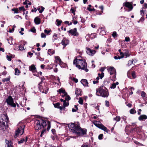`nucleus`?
Instances as JSON below:
<instances>
[{"label": "nucleus", "mask_w": 147, "mask_h": 147, "mask_svg": "<svg viewBox=\"0 0 147 147\" xmlns=\"http://www.w3.org/2000/svg\"><path fill=\"white\" fill-rule=\"evenodd\" d=\"M130 38H129L128 37H126L125 38V40L126 42H128L130 41Z\"/></svg>", "instance_id": "864d4df0"}, {"label": "nucleus", "mask_w": 147, "mask_h": 147, "mask_svg": "<svg viewBox=\"0 0 147 147\" xmlns=\"http://www.w3.org/2000/svg\"><path fill=\"white\" fill-rule=\"evenodd\" d=\"M60 105V103L59 102H57L55 104H54V106L55 108H57L59 107V106Z\"/></svg>", "instance_id": "79ce46f5"}, {"label": "nucleus", "mask_w": 147, "mask_h": 147, "mask_svg": "<svg viewBox=\"0 0 147 147\" xmlns=\"http://www.w3.org/2000/svg\"><path fill=\"white\" fill-rule=\"evenodd\" d=\"M73 80L76 82L77 83L78 82V80L76 78H74Z\"/></svg>", "instance_id": "0e129e2a"}, {"label": "nucleus", "mask_w": 147, "mask_h": 147, "mask_svg": "<svg viewBox=\"0 0 147 147\" xmlns=\"http://www.w3.org/2000/svg\"><path fill=\"white\" fill-rule=\"evenodd\" d=\"M12 11L14 12V13H18V10L17 8L12 9H11Z\"/></svg>", "instance_id": "bb28decb"}, {"label": "nucleus", "mask_w": 147, "mask_h": 147, "mask_svg": "<svg viewBox=\"0 0 147 147\" xmlns=\"http://www.w3.org/2000/svg\"><path fill=\"white\" fill-rule=\"evenodd\" d=\"M100 34L102 35H105L106 33L105 31H103L102 29H100Z\"/></svg>", "instance_id": "ea45409f"}, {"label": "nucleus", "mask_w": 147, "mask_h": 147, "mask_svg": "<svg viewBox=\"0 0 147 147\" xmlns=\"http://www.w3.org/2000/svg\"><path fill=\"white\" fill-rule=\"evenodd\" d=\"M144 20V19L143 17H141V18L139 20V21L138 22H143Z\"/></svg>", "instance_id": "052dcab7"}, {"label": "nucleus", "mask_w": 147, "mask_h": 147, "mask_svg": "<svg viewBox=\"0 0 147 147\" xmlns=\"http://www.w3.org/2000/svg\"><path fill=\"white\" fill-rule=\"evenodd\" d=\"M37 10L36 8L34 7V9H32L31 10V11L32 12H33L34 11L35 12H36V11H37Z\"/></svg>", "instance_id": "e2e57ef3"}, {"label": "nucleus", "mask_w": 147, "mask_h": 147, "mask_svg": "<svg viewBox=\"0 0 147 147\" xmlns=\"http://www.w3.org/2000/svg\"><path fill=\"white\" fill-rule=\"evenodd\" d=\"M25 127L24 125H22L18 128V130L16 131L15 135L14 136L15 138L17 137L18 135H21L23 134Z\"/></svg>", "instance_id": "39448f33"}, {"label": "nucleus", "mask_w": 147, "mask_h": 147, "mask_svg": "<svg viewBox=\"0 0 147 147\" xmlns=\"http://www.w3.org/2000/svg\"><path fill=\"white\" fill-rule=\"evenodd\" d=\"M146 95V93L143 91L141 92V96L142 97H144Z\"/></svg>", "instance_id": "3c124183"}, {"label": "nucleus", "mask_w": 147, "mask_h": 147, "mask_svg": "<svg viewBox=\"0 0 147 147\" xmlns=\"http://www.w3.org/2000/svg\"><path fill=\"white\" fill-rule=\"evenodd\" d=\"M81 91L80 89L76 88V89L75 94L77 96L81 94Z\"/></svg>", "instance_id": "4be33fe9"}, {"label": "nucleus", "mask_w": 147, "mask_h": 147, "mask_svg": "<svg viewBox=\"0 0 147 147\" xmlns=\"http://www.w3.org/2000/svg\"><path fill=\"white\" fill-rule=\"evenodd\" d=\"M73 64L79 69L85 70L86 72L88 71L87 69V64L84 60L81 59H75L74 60Z\"/></svg>", "instance_id": "f03ea898"}, {"label": "nucleus", "mask_w": 147, "mask_h": 147, "mask_svg": "<svg viewBox=\"0 0 147 147\" xmlns=\"http://www.w3.org/2000/svg\"><path fill=\"white\" fill-rule=\"evenodd\" d=\"M34 21L36 24H39L40 23V19L38 17L35 18L34 20Z\"/></svg>", "instance_id": "6ab92c4d"}, {"label": "nucleus", "mask_w": 147, "mask_h": 147, "mask_svg": "<svg viewBox=\"0 0 147 147\" xmlns=\"http://www.w3.org/2000/svg\"><path fill=\"white\" fill-rule=\"evenodd\" d=\"M60 94L63 93L64 94V95H66L67 94V93L65 92V90H63L62 88H61L58 90V91Z\"/></svg>", "instance_id": "aec40b11"}, {"label": "nucleus", "mask_w": 147, "mask_h": 147, "mask_svg": "<svg viewBox=\"0 0 147 147\" xmlns=\"http://www.w3.org/2000/svg\"><path fill=\"white\" fill-rule=\"evenodd\" d=\"M107 69L111 75L115 73L116 71L115 69L113 67H108Z\"/></svg>", "instance_id": "ddd939ff"}, {"label": "nucleus", "mask_w": 147, "mask_h": 147, "mask_svg": "<svg viewBox=\"0 0 147 147\" xmlns=\"http://www.w3.org/2000/svg\"><path fill=\"white\" fill-rule=\"evenodd\" d=\"M51 30H49L48 31L46 29H45L44 30V32L45 33L47 34H49V33L50 32Z\"/></svg>", "instance_id": "8fccbe9b"}, {"label": "nucleus", "mask_w": 147, "mask_h": 147, "mask_svg": "<svg viewBox=\"0 0 147 147\" xmlns=\"http://www.w3.org/2000/svg\"><path fill=\"white\" fill-rule=\"evenodd\" d=\"M89 146L88 145H86V144H83L82 145L81 147H88Z\"/></svg>", "instance_id": "338daca9"}, {"label": "nucleus", "mask_w": 147, "mask_h": 147, "mask_svg": "<svg viewBox=\"0 0 147 147\" xmlns=\"http://www.w3.org/2000/svg\"><path fill=\"white\" fill-rule=\"evenodd\" d=\"M78 102L81 105H82L83 104V101L81 98H80L79 100L78 101Z\"/></svg>", "instance_id": "e433bc0d"}, {"label": "nucleus", "mask_w": 147, "mask_h": 147, "mask_svg": "<svg viewBox=\"0 0 147 147\" xmlns=\"http://www.w3.org/2000/svg\"><path fill=\"white\" fill-rule=\"evenodd\" d=\"M10 79L9 78H5L3 79L2 81L3 82H8L9 80Z\"/></svg>", "instance_id": "473e14b6"}, {"label": "nucleus", "mask_w": 147, "mask_h": 147, "mask_svg": "<svg viewBox=\"0 0 147 147\" xmlns=\"http://www.w3.org/2000/svg\"><path fill=\"white\" fill-rule=\"evenodd\" d=\"M29 69L30 71H32L33 73L36 71V68L34 65H32L29 67Z\"/></svg>", "instance_id": "2eb2a0df"}, {"label": "nucleus", "mask_w": 147, "mask_h": 147, "mask_svg": "<svg viewBox=\"0 0 147 147\" xmlns=\"http://www.w3.org/2000/svg\"><path fill=\"white\" fill-rule=\"evenodd\" d=\"M96 94L98 96H101L104 97H107L109 95L107 90L104 86L100 87L96 90Z\"/></svg>", "instance_id": "7ed1b4c3"}, {"label": "nucleus", "mask_w": 147, "mask_h": 147, "mask_svg": "<svg viewBox=\"0 0 147 147\" xmlns=\"http://www.w3.org/2000/svg\"><path fill=\"white\" fill-rule=\"evenodd\" d=\"M130 72L129 71H128L127 73V76L128 78H129L130 79H132V78H131V77L130 76Z\"/></svg>", "instance_id": "680f3d73"}, {"label": "nucleus", "mask_w": 147, "mask_h": 147, "mask_svg": "<svg viewBox=\"0 0 147 147\" xmlns=\"http://www.w3.org/2000/svg\"><path fill=\"white\" fill-rule=\"evenodd\" d=\"M81 82L83 86H88V83L86 79H82L81 80Z\"/></svg>", "instance_id": "dca6fc26"}, {"label": "nucleus", "mask_w": 147, "mask_h": 147, "mask_svg": "<svg viewBox=\"0 0 147 147\" xmlns=\"http://www.w3.org/2000/svg\"><path fill=\"white\" fill-rule=\"evenodd\" d=\"M112 36L113 37L115 38L117 36L116 32L115 31L113 32V34H112Z\"/></svg>", "instance_id": "a19ab883"}, {"label": "nucleus", "mask_w": 147, "mask_h": 147, "mask_svg": "<svg viewBox=\"0 0 147 147\" xmlns=\"http://www.w3.org/2000/svg\"><path fill=\"white\" fill-rule=\"evenodd\" d=\"M129 54L128 53H124V57L125 56V58H126L127 57H129Z\"/></svg>", "instance_id": "58836bf2"}, {"label": "nucleus", "mask_w": 147, "mask_h": 147, "mask_svg": "<svg viewBox=\"0 0 147 147\" xmlns=\"http://www.w3.org/2000/svg\"><path fill=\"white\" fill-rule=\"evenodd\" d=\"M98 75L99 78L100 77V78L102 79L104 76V73H102L101 74H98Z\"/></svg>", "instance_id": "4c0bfd02"}, {"label": "nucleus", "mask_w": 147, "mask_h": 147, "mask_svg": "<svg viewBox=\"0 0 147 147\" xmlns=\"http://www.w3.org/2000/svg\"><path fill=\"white\" fill-rule=\"evenodd\" d=\"M6 57H7V60L8 61H11V57L9 56L8 55H7L6 56Z\"/></svg>", "instance_id": "de8ad7c7"}, {"label": "nucleus", "mask_w": 147, "mask_h": 147, "mask_svg": "<svg viewBox=\"0 0 147 147\" xmlns=\"http://www.w3.org/2000/svg\"><path fill=\"white\" fill-rule=\"evenodd\" d=\"M122 58L120 56H118V57H117V56H115L114 57V59H121Z\"/></svg>", "instance_id": "13d9d810"}, {"label": "nucleus", "mask_w": 147, "mask_h": 147, "mask_svg": "<svg viewBox=\"0 0 147 147\" xmlns=\"http://www.w3.org/2000/svg\"><path fill=\"white\" fill-rule=\"evenodd\" d=\"M41 122L42 123V126L44 128L46 126V123L45 121L43 120H41Z\"/></svg>", "instance_id": "b1692460"}, {"label": "nucleus", "mask_w": 147, "mask_h": 147, "mask_svg": "<svg viewBox=\"0 0 147 147\" xmlns=\"http://www.w3.org/2000/svg\"><path fill=\"white\" fill-rule=\"evenodd\" d=\"M103 134H100L98 136V138L99 140H101L102 139L103 137Z\"/></svg>", "instance_id": "c03bdc74"}, {"label": "nucleus", "mask_w": 147, "mask_h": 147, "mask_svg": "<svg viewBox=\"0 0 147 147\" xmlns=\"http://www.w3.org/2000/svg\"><path fill=\"white\" fill-rule=\"evenodd\" d=\"M87 9L89 11H92L95 10V9H92L90 8H89V7H87Z\"/></svg>", "instance_id": "bf43d9fd"}, {"label": "nucleus", "mask_w": 147, "mask_h": 147, "mask_svg": "<svg viewBox=\"0 0 147 147\" xmlns=\"http://www.w3.org/2000/svg\"><path fill=\"white\" fill-rule=\"evenodd\" d=\"M120 55H121L120 57L121 58H123V57H124V53H123V52H120Z\"/></svg>", "instance_id": "4d7b16f0"}, {"label": "nucleus", "mask_w": 147, "mask_h": 147, "mask_svg": "<svg viewBox=\"0 0 147 147\" xmlns=\"http://www.w3.org/2000/svg\"><path fill=\"white\" fill-rule=\"evenodd\" d=\"M46 131V129H44L42 131V132H41V134L40 136L41 137L42 136L44 133Z\"/></svg>", "instance_id": "6e6d98bb"}, {"label": "nucleus", "mask_w": 147, "mask_h": 147, "mask_svg": "<svg viewBox=\"0 0 147 147\" xmlns=\"http://www.w3.org/2000/svg\"><path fill=\"white\" fill-rule=\"evenodd\" d=\"M24 7L23 6L20 7L19 8V9L21 11L24 9Z\"/></svg>", "instance_id": "774afa93"}, {"label": "nucleus", "mask_w": 147, "mask_h": 147, "mask_svg": "<svg viewBox=\"0 0 147 147\" xmlns=\"http://www.w3.org/2000/svg\"><path fill=\"white\" fill-rule=\"evenodd\" d=\"M41 35L42 38H45L46 37V35L43 33H42Z\"/></svg>", "instance_id": "5fc2aeb1"}, {"label": "nucleus", "mask_w": 147, "mask_h": 147, "mask_svg": "<svg viewBox=\"0 0 147 147\" xmlns=\"http://www.w3.org/2000/svg\"><path fill=\"white\" fill-rule=\"evenodd\" d=\"M41 84V82L40 83L38 84L39 86V89L40 90V91L42 92V93H45V94H47V93L48 90V88H45V89L42 90V87L40 85Z\"/></svg>", "instance_id": "f8f14e48"}, {"label": "nucleus", "mask_w": 147, "mask_h": 147, "mask_svg": "<svg viewBox=\"0 0 147 147\" xmlns=\"http://www.w3.org/2000/svg\"><path fill=\"white\" fill-rule=\"evenodd\" d=\"M134 60L132 59L131 60H129L128 61V65L129 66L131 65V64L133 63Z\"/></svg>", "instance_id": "c9c22d12"}, {"label": "nucleus", "mask_w": 147, "mask_h": 147, "mask_svg": "<svg viewBox=\"0 0 147 147\" xmlns=\"http://www.w3.org/2000/svg\"><path fill=\"white\" fill-rule=\"evenodd\" d=\"M56 22H57V24L58 26H59L60 25L61 23L62 22L61 20H57Z\"/></svg>", "instance_id": "2f4dec72"}, {"label": "nucleus", "mask_w": 147, "mask_h": 147, "mask_svg": "<svg viewBox=\"0 0 147 147\" xmlns=\"http://www.w3.org/2000/svg\"><path fill=\"white\" fill-rule=\"evenodd\" d=\"M90 37L92 38H95L96 37V35L95 33L92 34L90 36Z\"/></svg>", "instance_id": "a18cd8bd"}, {"label": "nucleus", "mask_w": 147, "mask_h": 147, "mask_svg": "<svg viewBox=\"0 0 147 147\" xmlns=\"http://www.w3.org/2000/svg\"><path fill=\"white\" fill-rule=\"evenodd\" d=\"M44 9L45 8L42 6L38 7V10L39 11V12L40 13H42Z\"/></svg>", "instance_id": "412c9836"}, {"label": "nucleus", "mask_w": 147, "mask_h": 147, "mask_svg": "<svg viewBox=\"0 0 147 147\" xmlns=\"http://www.w3.org/2000/svg\"><path fill=\"white\" fill-rule=\"evenodd\" d=\"M146 119H147V116L145 115H141L138 117V119L141 121H142L143 120H145Z\"/></svg>", "instance_id": "a211bd4d"}, {"label": "nucleus", "mask_w": 147, "mask_h": 147, "mask_svg": "<svg viewBox=\"0 0 147 147\" xmlns=\"http://www.w3.org/2000/svg\"><path fill=\"white\" fill-rule=\"evenodd\" d=\"M1 119L6 123L8 122V118L6 114H2L1 115Z\"/></svg>", "instance_id": "9b49d317"}, {"label": "nucleus", "mask_w": 147, "mask_h": 147, "mask_svg": "<svg viewBox=\"0 0 147 147\" xmlns=\"http://www.w3.org/2000/svg\"><path fill=\"white\" fill-rule=\"evenodd\" d=\"M62 45L65 47L69 43V41L65 38H64L61 42Z\"/></svg>", "instance_id": "4468645a"}, {"label": "nucleus", "mask_w": 147, "mask_h": 147, "mask_svg": "<svg viewBox=\"0 0 147 147\" xmlns=\"http://www.w3.org/2000/svg\"><path fill=\"white\" fill-rule=\"evenodd\" d=\"M41 125L40 121L38 120H36L34 122V127L36 129L38 130L40 129Z\"/></svg>", "instance_id": "0eeeda50"}, {"label": "nucleus", "mask_w": 147, "mask_h": 147, "mask_svg": "<svg viewBox=\"0 0 147 147\" xmlns=\"http://www.w3.org/2000/svg\"><path fill=\"white\" fill-rule=\"evenodd\" d=\"M130 113L131 114H134L136 113V111L134 109H131L129 111Z\"/></svg>", "instance_id": "cd10ccee"}, {"label": "nucleus", "mask_w": 147, "mask_h": 147, "mask_svg": "<svg viewBox=\"0 0 147 147\" xmlns=\"http://www.w3.org/2000/svg\"><path fill=\"white\" fill-rule=\"evenodd\" d=\"M64 96H65V100H70V97L67 94L66 95H64Z\"/></svg>", "instance_id": "c756f323"}, {"label": "nucleus", "mask_w": 147, "mask_h": 147, "mask_svg": "<svg viewBox=\"0 0 147 147\" xmlns=\"http://www.w3.org/2000/svg\"><path fill=\"white\" fill-rule=\"evenodd\" d=\"M98 80L95 81L94 80L93 81V83L94 84H95L96 83H98Z\"/></svg>", "instance_id": "69168bd1"}, {"label": "nucleus", "mask_w": 147, "mask_h": 147, "mask_svg": "<svg viewBox=\"0 0 147 147\" xmlns=\"http://www.w3.org/2000/svg\"><path fill=\"white\" fill-rule=\"evenodd\" d=\"M25 141V139L24 138H22L21 139L20 141L18 142V143L20 144L23 143Z\"/></svg>", "instance_id": "37998d69"}, {"label": "nucleus", "mask_w": 147, "mask_h": 147, "mask_svg": "<svg viewBox=\"0 0 147 147\" xmlns=\"http://www.w3.org/2000/svg\"><path fill=\"white\" fill-rule=\"evenodd\" d=\"M86 52L88 55H90L92 56L95 53L96 51L94 50H91L89 48H86Z\"/></svg>", "instance_id": "6e6552de"}, {"label": "nucleus", "mask_w": 147, "mask_h": 147, "mask_svg": "<svg viewBox=\"0 0 147 147\" xmlns=\"http://www.w3.org/2000/svg\"><path fill=\"white\" fill-rule=\"evenodd\" d=\"M120 119V117L119 116H117L115 118H113V120H115L117 122L119 121Z\"/></svg>", "instance_id": "a878e982"}, {"label": "nucleus", "mask_w": 147, "mask_h": 147, "mask_svg": "<svg viewBox=\"0 0 147 147\" xmlns=\"http://www.w3.org/2000/svg\"><path fill=\"white\" fill-rule=\"evenodd\" d=\"M20 72L18 69L16 68L15 69V74L16 75H18Z\"/></svg>", "instance_id": "393cba45"}, {"label": "nucleus", "mask_w": 147, "mask_h": 147, "mask_svg": "<svg viewBox=\"0 0 147 147\" xmlns=\"http://www.w3.org/2000/svg\"><path fill=\"white\" fill-rule=\"evenodd\" d=\"M116 86V84H115V83H113L111 84V86L110 87V88L111 89H114L115 88Z\"/></svg>", "instance_id": "f704fd0d"}, {"label": "nucleus", "mask_w": 147, "mask_h": 147, "mask_svg": "<svg viewBox=\"0 0 147 147\" xmlns=\"http://www.w3.org/2000/svg\"><path fill=\"white\" fill-rule=\"evenodd\" d=\"M53 40L54 41L55 40L59 38V35L56 34H54L53 36Z\"/></svg>", "instance_id": "5701e85b"}, {"label": "nucleus", "mask_w": 147, "mask_h": 147, "mask_svg": "<svg viewBox=\"0 0 147 147\" xmlns=\"http://www.w3.org/2000/svg\"><path fill=\"white\" fill-rule=\"evenodd\" d=\"M70 11H71V13L74 14V15H75V10L74 9L71 8V9Z\"/></svg>", "instance_id": "09e8293b"}, {"label": "nucleus", "mask_w": 147, "mask_h": 147, "mask_svg": "<svg viewBox=\"0 0 147 147\" xmlns=\"http://www.w3.org/2000/svg\"><path fill=\"white\" fill-rule=\"evenodd\" d=\"M131 76L133 78H135L136 77V73L134 71H133L131 74Z\"/></svg>", "instance_id": "7c9ffc66"}, {"label": "nucleus", "mask_w": 147, "mask_h": 147, "mask_svg": "<svg viewBox=\"0 0 147 147\" xmlns=\"http://www.w3.org/2000/svg\"><path fill=\"white\" fill-rule=\"evenodd\" d=\"M6 101L7 104L10 106L12 107H16V104L14 103L13 99L11 96H9L6 99Z\"/></svg>", "instance_id": "423d86ee"}, {"label": "nucleus", "mask_w": 147, "mask_h": 147, "mask_svg": "<svg viewBox=\"0 0 147 147\" xmlns=\"http://www.w3.org/2000/svg\"><path fill=\"white\" fill-rule=\"evenodd\" d=\"M30 31L31 32H33V33H35L36 32V29H35V28L34 27V28H32L31 29Z\"/></svg>", "instance_id": "603ef678"}, {"label": "nucleus", "mask_w": 147, "mask_h": 147, "mask_svg": "<svg viewBox=\"0 0 147 147\" xmlns=\"http://www.w3.org/2000/svg\"><path fill=\"white\" fill-rule=\"evenodd\" d=\"M69 32L72 35L77 36L78 35V33L77 32V29L76 28H75L74 29L69 30Z\"/></svg>", "instance_id": "9d476101"}, {"label": "nucleus", "mask_w": 147, "mask_h": 147, "mask_svg": "<svg viewBox=\"0 0 147 147\" xmlns=\"http://www.w3.org/2000/svg\"><path fill=\"white\" fill-rule=\"evenodd\" d=\"M55 61L59 64H61L62 62V61H61V59H60V58H59V57L58 56H56V57H55Z\"/></svg>", "instance_id": "f3484780"}, {"label": "nucleus", "mask_w": 147, "mask_h": 147, "mask_svg": "<svg viewBox=\"0 0 147 147\" xmlns=\"http://www.w3.org/2000/svg\"><path fill=\"white\" fill-rule=\"evenodd\" d=\"M68 126L71 132L79 136H82L86 134V129L82 128L76 124L72 123L69 124Z\"/></svg>", "instance_id": "f257e3e1"}, {"label": "nucleus", "mask_w": 147, "mask_h": 147, "mask_svg": "<svg viewBox=\"0 0 147 147\" xmlns=\"http://www.w3.org/2000/svg\"><path fill=\"white\" fill-rule=\"evenodd\" d=\"M94 124L98 127L108 133L109 130L99 121H95L94 122Z\"/></svg>", "instance_id": "20e7f679"}, {"label": "nucleus", "mask_w": 147, "mask_h": 147, "mask_svg": "<svg viewBox=\"0 0 147 147\" xmlns=\"http://www.w3.org/2000/svg\"><path fill=\"white\" fill-rule=\"evenodd\" d=\"M105 105L107 107H109V102L107 100H106L105 101Z\"/></svg>", "instance_id": "49530a36"}, {"label": "nucleus", "mask_w": 147, "mask_h": 147, "mask_svg": "<svg viewBox=\"0 0 147 147\" xmlns=\"http://www.w3.org/2000/svg\"><path fill=\"white\" fill-rule=\"evenodd\" d=\"M124 5L126 7L128 8L129 9L128 11H130L133 9V7L132 4L129 2H126L123 3Z\"/></svg>", "instance_id": "1a4fd4ad"}, {"label": "nucleus", "mask_w": 147, "mask_h": 147, "mask_svg": "<svg viewBox=\"0 0 147 147\" xmlns=\"http://www.w3.org/2000/svg\"><path fill=\"white\" fill-rule=\"evenodd\" d=\"M19 49L21 51H22L25 49L24 47L22 45H20L19 47Z\"/></svg>", "instance_id": "72a5a7b5"}, {"label": "nucleus", "mask_w": 147, "mask_h": 147, "mask_svg": "<svg viewBox=\"0 0 147 147\" xmlns=\"http://www.w3.org/2000/svg\"><path fill=\"white\" fill-rule=\"evenodd\" d=\"M69 105V103L68 102H66V100L64 101L63 102V107L65 108L67 106Z\"/></svg>", "instance_id": "c85d7f7f"}]
</instances>
